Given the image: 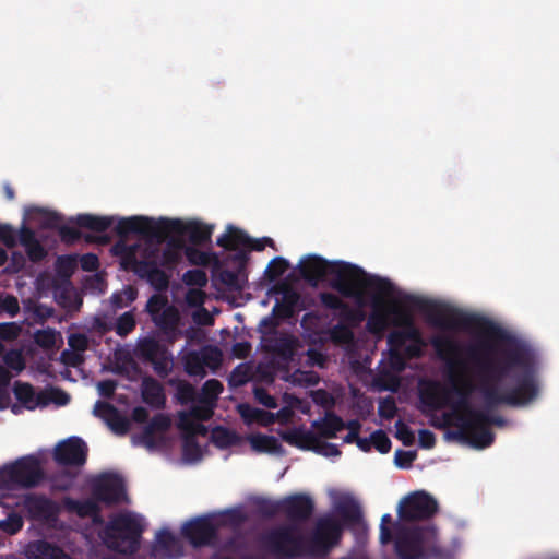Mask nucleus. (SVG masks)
I'll return each instance as SVG.
<instances>
[{
  "label": "nucleus",
  "mask_w": 559,
  "mask_h": 559,
  "mask_svg": "<svg viewBox=\"0 0 559 559\" xmlns=\"http://www.w3.org/2000/svg\"><path fill=\"white\" fill-rule=\"evenodd\" d=\"M301 347L302 344L299 338L287 333L267 336L264 338L263 343V349L278 358L284 365L293 362L298 349Z\"/></svg>",
  "instance_id": "6ab92c4d"
},
{
  "label": "nucleus",
  "mask_w": 559,
  "mask_h": 559,
  "mask_svg": "<svg viewBox=\"0 0 559 559\" xmlns=\"http://www.w3.org/2000/svg\"><path fill=\"white\" fill-rule=\"evenodd\" d=\"M64 507L69 512H73L80 518L91 516L96 523L103 521L99 515L100 508L95 499L75 500L67 498L64 500Z\"/></svg>",
  "instance_id": "a878e982"
},
{
  "label": "nucleus",
  "mask_w": 559,
  "mask_h": 559,
  "mask_svg": "<svg viewBox=\"0 0 559 559\" xmlns=\"http://www.w3.org/2000/svg\"><path fill=\"white\" fill-rule=\"evenodd\" d=\"M250 444L257 452L277 454L283 452V447L278 439L274 436L253 435L250 438Z\"/></svg>",
  "instance_id": "72a5a7b5"
},
{
  "label": "nucleus",
  "mask_w": 559,
  "mask_h": 559,
  "mask_svg": "<svg viewBox=\"0 0 559 559\" xmlns=\"http://www.w3.org/2000/svg\"><path fill=\"white\" fill-rule=\"evenodd\" d=\"M141 396L145 404L153 408L165 407L166 395L163 385L153 377H144L141 383Z\"/></svg>",
  "instance_id": "4be33fe9"
},
{
  "label": "nucleus",
  "mask_w": 559,
  "mask_h": 559,
  "mask_svg": "<svg viewBox=\"0 0 559 559\" xmlns=\"http://www.w3.org/2000/svg\"><path fill=\"white\" fill-rule=\"evenodd\" d=\"M136 322L131 311L121 314L116 322L115 331L117 335L124 337L135 329Z\"/></svg>",
  "instance_id": "49530a36"
},
{
  "label": "nucleus",
  "mask_w": 559,
  "mask_h": 559,
  "mask_svg": "<svg viewBox=\"0 0 559 559\" xmlns=\"http://www.w3.org/2000/svg\"><path fill=\"white\" fill-rule=\"evenodd\" d=\"M288 266H289V264L286 259H284L282 257H276V258L272 259L271 262L269 263V265L266 266L265 272H264L265 277L270 282H274L286 272Z\"/></svg>",
  "instance_id": "a18cd8bd"
},
{
  "label": "nucleus",
  "mask_w": 559,
  "mask_h": 559,
  "mask_svg": "<svg viewBox=\"0 0 559 559\" xmlns=\"http://www.w3.org/2000/svg\"><path fill=\"white\" fill-rule=\"evenodd\" d=\"M250 380L248 368L246 365H238L230 373L229 384L233 386L245 385Z\"/></svg>",
  "instance_id": "13d9d810"
},
{
  "label": "nucleus",
  "mask_w": 559,
  "mask_h": 559,
  "mask_svg": "<svg viewBox=\"0 0 559 559\" xmlns=\"http://www.w3.org/2000/svg\"><path fill=\"white\" fill-rule=\"evenodd\" d=\"M254 512L263 518H274L281 513L282 499L276 501L264 497H257L252 500Z\"/></svg>",
  "instance_id": "c9c22d12"
},
{
  "label": "nucleus",
  "mask_w": 559,
  "mask_h": 559,
  "mask_svg": "<svg viewBox=\"0 0 559 559\" xmlns=\"http://www.w3.org/2000/svg\"><path fill=\"white\" fill-rule=\"evenodd\" d=\"M164 218L157 221L145 216H131L121 218L115 226V231L120 237L136 234L150 242L163 243Z\"/></svg>",
  "instance_id": "9b49d317"
},
{
  "label": "nucleus",
  "mask_w": 559,
  "mask_h": 559,
  "mask_svg": "<svg viewBox=\"0 0 559 559\" xmlns=\"http://www.w3.org/2000/svg\"><path fill=\"white\" fill-rule=\"evenodd\" d=\"M182 454L186 460L199 461L202 457V450L197 439L192 435H187L182 442Z\"/></svg>",
  "instance_id": "c03bdc74"
},
{
  "label": "nucleus",
  "mask_w": 559,
  "mask_h": 559,
  "mask_svg": "<svg viewBox=\"0 0 559 559\" xmlns=\"http://www.w3.org/2000/svg\"><path fill=\"white\" fill-rule=\"evenodd\" d=\"M215 406H210V404H195L192 405L188 413L180 414V424L181 427H187L188 423H191L189 418H193L197 420H209L213 416V408Z\"/></svg>",
  "instance_id": "58836bf2"
},
{
  "label": "nucleus",
  "mask_w": 559,
  "mask_h": 559,
  "mask_svg": "<svg viewBox=\"0 0 559 559\" xmlns=\"http://www.w3.org/2000/svg\"><path fill=\"white\" fill-rule=\"evenodd\" d=\"M35 342L44 348H51L56 344V332L52 329L39 330L35 333Z\"/></svg>",
  "instance_id": "680f3d73"
},
{
  "label": "nucleus",
  "mask_w": 559,
  "mask_h": 559,
  "mask_svg": "<svg viewBox=\"0 0 559 559\" xmlns=\"http://www.w3.org/2000/svg\"><path fill=\"white\" fill-rule=\"evenodd\" d=\"M58 234H59L61 241L67 245H73L81 239L80 230L76 229L75 227H71V226H67V225H61L59 227Z\"/></svg>",
  "instance_id": "e2e57ef3"
},
{
  "label": "nucleus",
  "mask_w": 559,
  "mask_h": 559,
  "mask_svg": "<svg viewBox=\"0 0 559 559\" xmlns=\"http://www.w3.org/2000/svg\"><path fill=\"white\" fill-rule=\"evenodd\" d=\"M44 479L39 460L34 455L17 459L0 468V489L34 488Z\"/></svg>",
  "instance_id": "1a4fd4ad"
},
{
  "label": "nucleus",
  "mask_w": 559,
  "mask_h": 559,
  "mask_svg": "<svg viewBox=\"0 0 559 559\" xmlns=\"http://www.w3.org/2000/svg\"><path fill=\"white\" fill-rule=\"evenodd\" d=\"M314 512V501L306 493H293L282 499L281 513L292 523H305Z\"/></svg>",
  "instance_id": "aec40b11"
},
{
  "label": "nucleus",
  "mask_w": 559,
  "mask_h": 559,
  "mask_svg": "<svg viewBox=\"0 0 559 559\" xmlns=\"http://www.w3.org/2000/svg\"><path fill=\"white\" fill-rule=\"evenodd\" d=\"M168 301L166 298L159 295H153L150 297L146 304V311L151 316L152 321L162 313V311L167 307Z\"/></svg>",
  "instance_id": "6e6d98bb"
},
{
  "label": "nucleus",
  "mask_w": 559,
  "mask_h": 559,
  "mask_svg": "<svg viewBox=\"0 0 559 559\" xmlns=\"http://www.w3.org/2000/svg\"><path fill=\"white\" fill-rule=\"evenodd\" d=\"M312 426L318 430L321 437L333 439L338 431H342L345 421L336 414L330 412L321 421H313Z\"/></svg>",
  "instance_id": "2f4dec72"
},
{
  "label": "nucleus",
  "mask_w": 559,
  "mask_h": 559,
  "mask_svg": "<svg viewBox=\"0 0 559 559\" xmlns=\"http://www.w3.org/2000/svg\"><path fill=\"white\" fill-rule=\"evenodd\" d=\"M213 228L202 223H183L180 219L164 218L163 241L171 234L187 236L194 246H202L211 240Z\"/></svg>",
  "instance_id": "dca6fc26"
},
{
  "label": "nucleus",
  "mask_w": 559,
  "mask_h": 559,
  "mask_svg": "<svg viewBox=\"0 0 559 559\" xmlns=\"http://www.w3.org/2000/svg\"><path fill=\"white\" fill-rule=\"evenodd\" d=\"M139 246L128 245L123 240L117 241L112 251L119 255L121 267L126 271H132L142 280L147 283L157 292L166 290L169 286V275L163 271L156 261L138 260Z\"/></svg>",
  "instance_id": "0eeeda50"
},
{
  "label": "nucleus",
  "mask_w": 559,
  "mask_h": 559,
  "mask_svg": "<svg viewBox=\"0 0 559 559\" xmlns=\"http://www.w3.org/2000/svg\"><path fill=\"white\" fill-rule=\"evenodd\" d=\"M336 511L344 522L350 526L358 525L362 521L360 506L350 497H344L336 503Z\"/></svg>",
  "instance_id": "c756f323"
},
{
  "label": "nucleus",
  "mask_w": 559,
  "mask_h": 559,
  "mask_svg": "<svg viewBox=\"0 0 559 559\" xmlns=\"http://www.w3.org/2000/svg\"><path fill=\"white\" fill-rule=\"evenodd\" d=\"M3 361L9 368H11L17 372H21L25 368L24 357H23L22 353L16 349L9 350L3 356Z\"/></svg>",
  "instance_id": "4d7b16f0"
},
{
  "label": "nucleus",
  "mask_w": 559,
  "mask_h": 559,
  "mask_svg": "<svg viewBox=\"0 0 559 559\" xmlns=\"http://www.w3.org/2000/svg\"><path fill=\"white\" fill-rule=\"evenodd\" d=\"M185 371L191 377H205L206 371L200 350H192L183 357Z\"/></svg>",
  "instance_id": "4c0bfd02"
},
{
  "label": "nucleus",
  "mask_w": 559,
  "mask_h": 559,
  "mask_svg": "<svg viewBox=\"0 0 559 559\" xmlns=\"http://www.w3.org/2000/svg\"><path fill=\"white\" fill-rule=\"evenodd\" d=\"M249 241L250 237L247 233L235 226H228L227 231L217 238L216 243L224 249L236 251L239 247L247 248Z\"/></svg>",
  "instance_id": "c85d7f7f"
},
{
  "label": "nucleus",
  "mask_w": 559,
  "mask_h": 559,
  "mask_svg": "<svg viewBox=\"0 0 559 559\" xmlns=\"http://www.w3.org/2000/svg\"><path fill=\"white\" fill-rule=\"evenodd\" d=\"M106 421L109 427L117 433L124 435L129 429L128 419L123 417L118 409L116 411V414L109 416Z\"/></svg>",
  "instance_id": "bf43d9fd"
},
{
  "label": "nucleus",
  "mask_w": 559,
  "mask_h": 559,
  "mask_svg": "<svg viewBox=\"0 0 559 559\" xmlns=\"http://www.w3.org/2000/svg\"><path fill=\"white\" fill-rule=\"evenodd\" d=\"M169 426L170 419L168 416L159 413L154 415L145 427L151 429L153 432H164L169 428Z\"/></svg>",
  "instance_id": "0e129e2a"
},
{
  "label": "nucleus",
  "mask_w": 559,
  "mask_h": 559,
  "mask_svg": "<svg viewBox=\"0 0 559 559\" xmlns=\"http://www.w3.org/2000/svg\"><path fill=\"white\" fill-rule=\"evenodd\" d=\"M430 345L444 365L447 383L437 380L420 383L421 412L450 407L457 419L460 436L476 449L490 447L495 435L486 426L488 414L471 405L474 392L481 394L488 408L525 406L539 394L538 359L526 344L514 341L499 357L488 355L492 346L486 341L465 346L450 335L438 334L430 338Z\"/></svg>",
  "instance_id": "f257e3e1"
},
{
  "label": "nucleus",
  "mask_w": 559,
  "mask_h": 559,
  "mask_svg": "<svg viewBox=\"0 0 559 559\" xmlns=\"http://www.w3.org/2000/svg\"><path fill=\"white\" fill-rule=\"evenodd\" d=\"M262 545L276 558L294 559L309 554L307 539L293 524L282 525L265 533Z\"/></svg>",
  "instance_id": "6e6552de"
},
{
  "label": "nucleus",
  "mask_w": 559,
  "mask_h": 559,
  "mask_svg": "<svg viewBox=\"0 0 559 559\" xmlns=\"http://www.w3.org/2000/svg\"><path fill=\"white\" fill-rule=\"evenodd\" d=\"M139 354L152 365L155 373L165 379L173 371V356L169 350L154 338H145L139 345Z\"/></svg>",
  "instance_id": "2eb2a0df"
},
{
  "label": "nucleus",
  "mask_w": 559,
  "mask_h": 559,
  "mask_svg": "<svg viewBox=\"0 0 559 559\" xmlns=\"http://www.w3.org/2000/svg\"><path fill=\"white\" fill-rule=\"evenodd\" d=\"M218 526L210 515L198 516L187 522L181 530L193 547L211 545L217 538Z\"/></svg>",
  "instance_id": "f3484780"
},
{
  "label": "nucleus",
  "mask_w": 559,
  "mask_h": 559,
  "mask_svg": "<svg viewBox=\"0 0 559 559\" xmlns=\"http://www.w3.org/2000/svg\"><path fill=\"white\" fill-rule=\"evenodd\" d=\"M395 551L400 559L438 558L442 550L437 540L435 526H417L402 531L395 539Z\"/></svg>",
  "instance_id": "423d86ee"
},
{
  "label": "nucleus",
  "mask_w": 559,
  "mask_h": 559,
  "mask_svg": "<svg viewBox=\"0 0 559 559\" xmlns=\"http://www.w3.org/2000/svg\"><path fill=\"white\" fill-rule=\"evenodd\" d=\"M68 345L72 350L83 353L88 347V338L83 333H72L68 337Z\"/></svg>",
  "instance_id": "69168bd1"
},
{
  "label": "nucleus",
  "mask_w": 559,
  "mask_h": 559,
  "mask_svg": "<svg viewBox=\"0 0 559 559\" xmlns=\"http://www.w3.org/2000/svg\"><path fill=\"white\" fill-rule=\"evenodd\" d=\"M331 341L336 345H347L354 341V332L349 325L338 322L329 331Z\"/></svg>",
  "instance_id": "a19ab883"
},
{
  "label": "nucleus",
  "mask_w": 559,
  "mask_h": 559,
  "mask_svg": "<svg viewBox=\"0 0 559 559\" xmlns=\"http://www.w3.org/2000/svg\"><path fill=\"white\" fill-rule=\"evenodd\" d=\"M395 437L402 441L405 447H411L415 442L414 431L401 419L395 423Z\"/></svg>",
  "instance_id": "5fc2aeb1"
},
{
  "label": "nucleus",
  "mask_w": 559,
  "mask_h": 559,
  "mask_svg": "<svg viewBox=\"0 0 559 559\" xmlns=\"http://www.w3.org/2000/svg\"><path fill=\"white\" fill-rule=\"evenodd\" d=\"M182 280L189 286L203 287L207 283L206 273L201 269L188 270L183 274Z\"/></svg>",
  "instance_id": "603ef678"
},
{
  "label": "nucleus",
  "mask_w": 559,
  "mask_h": 559,
  "mask_svg": "<svg viewBox=\"0 0 559 559\" xmlns=\"http://www.w3.org/2000/svg\"><path fill=\"white\" fill-rule=\"evenodd\" d=\"M390 313L394 316L393 324L401 330H393L386 337L392 366L403 370L407 359L423 356L427 345L420 330L414 322L413 316L405 309L393 307Z\"/></svg>",
  "instance_id": "20e7f679"
},
{
  "label": "nucleus",
  "mask_w": 559,
  "mask_h": 559,
  "mask_svg": "<svg viewBox=\"0 0 559 559\" xmlns=\"http://www.w3.org/2000/svg\"><path fill=\"white\" fill-rule=\"evenodd\" d=\"M223 390L224 386L219 380L210 379L202 385L199 402L202 404H210V406H215Z\"/></svg>",
  "instance_id": "e433bc0d"
},
{
  "label": "nucleus",
  "mask_w": 559,
  "mask_h": 559,
  "mask_svg": "<svg viewBox=\"0 0 559 559\" xmlns=\"http://www.w3.org/2000/svg\"><path fill=\"white\" fill-rule=\"evenodd\" d=\"M136 297L138 289L132 285H128L120 292L114 293L110 297V301L114 308L122 309L133 302Z\"/></svg>",
  "instance_id": "79ce46f5"
},
{
  "label": "nucleus",
  "mask_w": 559,
  "mask_h": 559,
  "mask_svg": "<svg viewBox=\"0 0 559 559\" xmlns=\"http://www.w3.org/2000/svg\"><path fill=\"white\" fill-rule=\"evenodd\" d=\"M156 549L165 555H171L173 551H179L180 546L176 536L170 531L163 528L156 534Z\"/></svg>",
  "instance_id": "ea45409f"
},
{
  "label": "nucleus",
  "mask_w": 559,
  "mask_h": 559,
  "mask_svg": "<svg viewBox=\"0 0 559 559\" xmlns=\"http://www.w3.org/2000/svg\"><path fill=\"white\" fill-rule=\"evenodd\" d=\"M371 442L372 447H374V449L382 454L389 453L392 447L390 438L381 429H378L371 433Z\"/></svg>",
  "instance_id": "3c124183"
},
{
  "label": "nucleus",
  "mask_w": 559,
  "mask_h": 559,
  "mask_svg": "<svg viewBox=\"0 0 559 559\" xmlns=\"http://www.w3.org/2000/svg\"><path fill=\"white\" fill-rule=\"evenodd\" d=\"M200 354L203 359L204 368H210L211 370H216L223 360L222 352L216 346H204L200 349Z\"/></svg>",
  "instance_id": "37998d69"
},
{
  "label": "nucleus",
  "mask_w": 559,
  "mask_h": 559,
  "mask_svg": "<svg viewBox=\"0 0 559 559\" xmlns=\"http://www.w3.org/2000/svg\"><path fill=\"white\" fill-rule=\"evenodd\" d=\"M341 535L342 526L334 518L325 516L320 519L308 542L309 554L325 555L331 547L338 543Z\"/></svg>",
  "instance_id": "f8f14e48"
},
{
  "label": "nucleus",
  "mask_w": 559,
  "mask_h": 559,
  "mask_svg": "<svg viewBox=\"0 0 559 559\" xmlns=\"http://www.w3.org/2000/svg\"><path fill=\"white\" fill-rule=\"evenodd\" d=\"M408 301L417 308L427 322L442 331L478 330L491 338L504 340L506 333L490 320L464 312L448 304L409 296Z\"/></svg>",
  "instance_id": "7ed1b4c3"
},
{
  "label": "nucleus",
  "mask_w": 559,
  "mask_h": 559,
  "mask_svg": "<svg viewBox=\"0 0 559 559\" xmlns=\"http://www.w3.org/2000/svg\"><path fill=\"white\" fill-rule=\"evenodd\" d=\"M378 413L380 417L390 420L393 419L397 413V406L393 396H386L380 400Z\"/></svg>",
  "instance_id": "864d4df0"
},
{
  "label": "nucleus",
  "mask_w": 559,
  "mask_h": 559,
  "mask_svg": "<svg viewBox=\"0 0 559 559\" xmlns=\"http://www.w3.org/2000/svg\"><path fill=\"white\" fill-rule=\"evenodd\" d=\"M23 519L20 514L11 512L5 519L0 520V530L9 535H14L23 527Z\"/></svg>",
  "instance_id": "de8ad7c7"
},
{
  "label": "nucleus",
  "mask_w": 559,
  "mask_h": 559,
  "mask_svg": "<svg viewBox=\"0 0 559 559\" xmlns=\"http://www.w3.org/2000/svg\"><path fill=\"white\" fill-rule=\"evenodd\" d=\"M23 507L32 520L40 522H55L60 513L58 503L43 495H27Z\"/></svg>",
  "instance_id": "412c9836"
},
{
  "label": "nucleus",
  "mask_w": 559,
  "mask_h": 559,
  "mask_svg": "<svg viewBox=\"0 0 559 559\" xmlns=\"http://www.w3.org/2000/svg\"><path fill=\"white\" fill-rule=\"evenodd\" d=\"M176 397L181 405L194 402L197 399L194 386L188 382H180L177 386Z\"/></svg>",
  "instance_id": "8fccbe9b"
},
{
  "label": "nucleus",
  "mask_w": 559,
  "mask_h": 559,
  "mask_svg": "<svg viewBox=\"0 0 559 559\" xmlns=\"http://www.w3.org/2000/svg\"><path fill=\"white\" fill-rule=\"evenodd\" d=\"M238 411L243 420L249 424L258 423L259 425L266 427L273 425L277 419L276 414L253 407L249 404H240L238 406Z\"/></svg>",
  "instance_id": "cd10ccee"
},
{
  "label": "nucleus",
  "mask_w": 559,
  "mask_h": 559,
  "mask_svg": "<svg viewBox=\"0 0 559 559\" xmlns=\"http://www.w3.org/2000/svg\"><path fill=\"white\" fill-rule=\"evenodd\" d=\"M27 559H72L60 547L46 540L31 543L26 549Z\"/></svg>",
  "instance_id": "b1692460"
},
{
  "label": "nucleus",
  "mask_w": 559,
  "mask_h": 559,
  "mask_svg": "<svg viewBox=\"0 0 559 559\" xmlns=\"http://www.w3.org/2000/svg\"><path fill=\"white\" fill-rule=\"evenodd\" d=\"M144 530L140 515L120 512L110 516L99 536L108 549L121 555H133L140 549Z\"/></svg>",
  "instance_id": "39448f33"
},
{
  "label": "nucleus",
  "mask_w": 559,
  "mask_h": 559,
  "mask_svg": "<svg viewBox=\"0 0 559 559\" xmlns=\"http://www.w3.org/2000/svg\"><path fill=\"white\" fill-rule=\"evenodd\" d=\"M75 223L79 227L103 233L112 225L114 218L93 214H79L75 218Z\"/></svg>",
  "instance_id": "473e14b6"
},
{
  "label": "nucleus",
  "mask_w": 559,
  "mask_h": 559,
  "mask_svg": "<svg viewBox=\"0 0 559 559\" xmlns=\"http://www.w3.org/2000/svg\"><path fill=\"white\" fill-rule=\"evenodd\" d=\"M300 276L311 286H317L326 276L330 285L342 297L364 298L362 288H370L381 295L393 290V283L378 275L369 274L360 266L345 261H328L317 254H309L298 265Z\"/></svg>",
  "instance_id": "f03ea898"
},
{
  "label": "nucleus",
  "mask_w": 559,
  "mask_h": 559,
  "mask_svg": "<svg viewBox=\"0 0 559 559\" xmlns=\"http://www.w3.org/2000/svg\"><path fill=\"white\" fill-rule=\"evenodd\" d=\"M365 290L371 289L362 288L364 297H366ZM319 299L324 308L330 310H338L340 322H344L345 324L349 325L350 329L358 326L366 319V313L361 309L365 305V298H362L360 301L354 298L358 304V307L356 308L350 307L340 296L329 292L320 293Z\"/></svg>",
  "instance_id": "ddd939ff"
},
{
  "label": "nucleus",
  "mask_w": 559,
  "mask_h": 559,
  "mask_svg": "<svg viewBox=\"0 0 559 559\" xmlns=\"http://www.w3.org/2000/svg\"><path fill=\"white\" fill-rule=\"evenodd\" d=\"M185 255L192 265L205 266L211 261L210 254L199 250L194 245L186 247Z\"/></svg>",
  "instance_id": "09e8293b"
},
{
  "label": "nucleus",
  "mask_w": 559,
  "mask_h": 559,
  "mask_svg": "<svg viewBox=\"0 0 559 559\" xmlns=\"http://www.w3.org/2000/svg\"><path fill=\"white\" fill-rule=\"evenodd\" d=\"M221 281L230 289L241 290L243 288L239 273L236 271L223 270L221 272Z\"/></svg>",
  "instance_id": "052dcab7"
},
{
  "label": "nucleus",
  "mask_w": 559,
  "mask_h": 559,
  "mask_svg": "<svg viewBox=\"0 0 559 559\" xmlns=\"http://www.w3.org/2000/svg\"><path fill=\"white\" fill-rule=\"evenodd\" d=\"M93 498L106 506H115L126 498V487L121 476L107 473L98 476L92 487Z\"/></svg>",
  "instance_id": "4468645a"
},
{
  "label": "nucleus",
  "mask_w": 559,
  "mask_h": 559,
  "mask_svg": "<svg viewBox=\"0 0 559 559\" xmlns=\"http://www.w3.org/2000/svg\"><path fill=\"white\" fill-rule=\"evenodd\" d=\"M153 322L159 329V331L167 335H175L178 331V325L180 322V314L178 309L170 305L167 306L158 317H156Z\"/></svg>",
  "instance_id": "bb28decb"
},
{
  "label": "nucleus",
  "mask_w": 559,
  "mask_h": 559,
  "mask_svg": "<svg viewBox=\"0 0 559 559\" xmlns=\"http://www.w3.org/2000/svg\"><path fill=\"white\" fill-rule=\"evenodd\" d=\"M88 448L80 437H70L57 444L53 459L61 466H82L87 460Z\"/></svg>",
  "instance_id": "a211bd4d"
},
{
  "label": "nucleus",
  "mask_w": 559,
  "mask_h": 559,
  "mask_svg": "<svg viewBox=\"0 0 559 559\" xmlns=\"http://www.w3.org/2000/svg\"><path fill=\"white\" fill-rule=\"evenodd\" d=\"M20 306L17 298L12 295L1 296L0 314L3 312L14 317L19 313Z\"/></svg>",
  "instance_id": "338daca9"
},
{
  "label": "nucleus",
  "mask_w": 559,
  "mask_h": 559,
  "mask_svg": "<svg viewBox=\"0 0 559 559\" xmlns=\"http://www.w3.org/2000/svg\"><path fill=\"white\" fill-rule=\"evenodd\" d=\"M13 392L16 400L29 411H34L38 405L48 404L47 395L44 392L36 395L33 385L27 382L16 381Z\"/></svg>",
  "instance_id": "5701e85b"
},
{
  "label": "nucleus",
  "mask_w": 559,
  "mask_h": 559,
  "mask_svg": "<svg viewBox=\"0 0 559 559\" xmlns=\"http://www.w3.org/2000/svg\"><path fill=\"white\" fill-rule=\"evenodd\" d=\"M181 254L182 253L176 250H171L165 247L162 253L160 265L173 270L180 262Z\"/></svg>",
  "instance_id": "774afa93"
},
{
  "label": "nucleus",
  "mask_w": 559,
  "mask_h": 559,
  "mask_svg": "<svg viewBox=\"0 0 559 559\" xmlns=\"http://www.w3.org/2000/svg\"><path fill=\"white\" fill-rule=\"evenodd\" d=\"M282 439L301 450L313 451L320 445V440L313 432L302 429L285 431L282 433Z\"/></svg>",
  "instance_id": "393cba45"
},
{
  "label": "nucleus",
  "mask_w": 559,
  "mask_h": 559,
  "mask_svg": "<svg viewBox=\"0 0 559 559\" xmlns=\"http://www.w3.org/2000/svg\"><path fill=\"white\" fill-rule=\"evenodd\" d=\"M437 500L424 490L405 496L397 506L399 519L403 522H416L431 519L438 512Z\"/></svg>",
  "instance_id": "9d476101"
},
{
  "label": "nucleus",
  "mask_w": 559,
  "mask_h": 559,
  "mask_svg": "<svg viewBox=\"0 0 559 559\" xmlns=\"http://www.w3.org/2000/svg\"><path fill=\"white\" fill-rule=\"evenodd\" d=\"M211 441L218 449H227L229 447L237 444L239 441V437L235 431L224 426H216L212 430Z\"/></svg>",
  "instance_id": "f704fd0d"
},
{
  "label": "nucleus",
  "mask_w": 559,
  "mask_h": 559,
  "mask_svg": "<svg viewBox=\"0 0 559 559\" xmlns=\"http://www.w3.org/2000/svg\"><path fill=\"white\" fill-rule=\"evenodd\" d=\"M371 292L374 294V296H373V307H374V310L369 316V318L367 320L366 328H367V330L371 334L380 335L388 328V317H386V313H384L383 311H379L378 310V306H379V304L381 301V298L384 297V296H389V294L381 295V294H379V293H377L374 290H371ZM393 292H394V289L390 293V295Z\"/></svg>",
  "instance_id": "7c9ffc66"
}]
</instances>
